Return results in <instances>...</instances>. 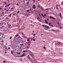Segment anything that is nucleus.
I'll use <instances>...</instances> for the list:
<instances>
[{"label":"nucleus","mask_w":63,"mask_h":63,"mask_svg":"<svg viewBox=\"0 0 63 63\" xmlns=\"http://www.w3.org/2000/svg\"><path fill=\"white\" fill-rule=\"evenodd\" d=\"M19 56L20 57H22L23 56Z\"/></svg>","instance_id":"nucleus-43"},{"label":"nucleus","mask_w":63,"mask_h":63,"mask_svg":"<svg viewBox=\"0 0 63 63\" xmlns=\"http://www.w3.org/2000/svg\"><path fill=\"white\" fill-rule=\"evenodd\" d=\"M13 15H14V16H15V15L14 14H13Z\"/></svg>","instance_id":"nucleus-40"},{"label":"nucleus","mask_w":63,"mask_h":63,"mask_svg":"<svg viewBox=\"0 0 63 63\" xmlns=\"http://www.w3.org/2000/svg\"><path fill=\"white\" fill-rule=\"evenodd\" d=\"M44 16H46V14H44Z\"/></svg>","instance_id":"nucleus-33"},{"label":"nucleus","mask_w":63,"mask_h":63,"mask_svg":"<svg viewBox=\"0 0 63 63\" xmlns=\"http://www.w3.org/2000/svg\"><path fill=\"white\" fill-rule=\"evenodd\" d=\"M37 20H38V19L39 18V17H38V16L37 17Z\"/></svg>","instance_id":"nucleus-37"},{"label":"nucleus","mask_w":63,"mask_h":63,"mask_svg":"<svg viewBox=\"0 0 63 63\" xmlns=\"http://www.w3.org/2000/svg\"><path fill=\"white\" fill-rule=\"evenodd\" d=\"M35 34H34L33 35V36H35Z\"/></svg>","instance_id":"nucleus-49"},{"label":"nucleus","mask_w":63,"mask_h":63,"mask_svg":"<svg viewBox=\"0 0 63 63\" xmlns=\"http://www.w3.org/2000/svg\"><path fill=\"white\" fill-rule=\"evenodd\" d=\"M42 26L44 27H46L47 28H49V26H47V25L45 26L44 25H43Z\"/></svg>","instance_id":"nucleus-2"},{"label":"nucleus","mask_w":63,"mask_h":63,"mask_svg":"<svg viewBox=\"0 0 63 63\" xmlns=\"http://www.w3.org/2000/svg\"><path fill=\"white\" fill-rule=\"evenodd\" d=\"M36 63H39V62H37V61H36Z\"/></svg>","instance_id":"nucleus-20"},{"label":"nucleus","mask_w":63,"mask_h":63,"mask_svg":"<svg viewBox=\"0 0 63 63\" xmlns=\"http://www.w3.org/2000/svg\"><path fill=\"white\" fill-rule=\"evenodd\" d=\"M4 9L5 10H6V8H4Z\"/></svg>","instance_id":"nucleus-45"},{"label":"nucleus","mask_w":63,"mask_h":63,"mask_svg":"<svg viewBox=\"0 0 63 63\" xmlns=\"http://www.w3.org/2000/svg\"><path fill=\"white\" fill-rule=\"evenodd\" d=\"M6 61H3V63H6Z\"/></svg>","instance_id":"nucleus-21"},{"label":"nucleus","mask_w":63,"mask_h":63,"mask_svg":"<svg viewBox=\"0 0 63 63\" xmlns=\"http://www.w3.org/2000/svg\"><path fill=\"white\" fill-rule=\"evenodd\" d=\"M11 16V14H10V16Z\"/></svg>","instance_id":"nucleus-48"},{"label":"nucleus","mask_w":63,"mask_h":63,"mask_svg":"<svg viewBox=\"0 0 63 63\" xmlns=\"http://www.w3.org/2000/svg\"><path fill=\"white\" fill-rule=\"evenodd\" d=\"M51 26L52 27H53V25H51Z\"/></svg>","instance_id":"nucleus-47"},{"label":"nucleus","mask_w":63,"mask_h":63,"mask_svg":"<svg viewBox=\"0 0 63 63\" xmlns=\"http://www.w3.org/2000/svg\"><path fill=\"white\" fill-rule=\"evenodd\" d=\"M38 15H39V16H41V15L40 14H39Z\"/></svg>","instance_id":"nucleus-36"},{"label":"nucleus","mask_w":63,"mask_h":63,"mask_svg":"<svg viewBox=\"0 0 63 63\" xmlns=\"http://www.w3.org/2000/svg\"><path fill=\"white\" fill-rule=\"evenodd\" d=\"M33 41H35V39H33Z\"/></svg>","instance_id":"nucleus-18"},{"label":"nucleus","mask_w":63,"mask_h":63,"mask_svg":"<svg viewBox=\"0 0 63 63\" xmlns=\"http://www.w3.org/2000/svg\"><path fill=\"white\" fill-rule=\"evenodd\" d=\"M12 38V37L11 36V37H10V39H11Z\"/></svg>","instance_id":"nucleus-22"},{"label":"nucleus","mask_w":63,"mask_h":63,"mask_svg":"<svg viewBox=\"0 0 63 63\" xmlns=\"http://www.w3.org/2000/svg\"><path fill=\"white\" fill-rule=\"evenodd\" d=\"M49 26H50V25L51 24L50 23H49Z\"/></svg>","instance_id":"nucleus-23"},{"label":"nucleus","mask_w":63,"mask_h":63,"mask_svg":"<svg viewBox=\"0 0 63 63\" xmlns=\"http://www.w3.org/2000/svg\"><path fill=\"white\" fill-rule=\"evenodd\" d=\"M5 53H7V52H5Z\"/></svg>","instance_id":"nucleus-55"},{"label":"nucleus","mask_w":63,"mask_h":63,"mask_svg":"<svg viewBox=\"0 0 63 63\" xmlns=\"http://www.w3.org/2000/svg\"><path fill=\"white\" fill-rule=\"evenodd\" d=\"M19 5V4H18L17 3V4H16V5Z\"/></svg>","instance_id":"nucleus-54"},{"label":"nucleus","mask_w":63,"mask_h":63,"mask_svg":"<svg viewBox=\"0 0 63 63\" xmlns=\"http://www.w3.org/2000/svg\"><path fill=\"white\" fill-rule=\"evenodd\" d=\"M3 47L5 49H6L7 48L6 47Z\"/></svg>","instance_id":"nucleus-14"},{"label":"nucleus","mask_w":63,"mask_h":63,"mask_svg":"<svg viewBox=\"0 0 63 63\" xmlns=\"http://www.w3.org/2000/svg\"><path fill=\"white\" fill-rule=\"evenodd\" d=\"M41 16H43L44 15H43V14H41Z\"/></svg>","instance_id":"nucleus-27"},{"label":"nucleus","mask_w":63,"mask_h":63,"mask_svg":"<svg viewBox=\"0 0 63 63\" xmlns=\"http://www.w3.org/2000/svg\"><path fill=\"white\" fill-rule=\"evenodd\" d=\"M26 52H28V51H26Z\"/></svg>","instance_id":"nucleus-64"},{"label":"nucleus","mask_w":63,"mask_h":63,"mask_svg":"<svg viewBox=\"0 0 63 63\" xmlns=\"http://www.w3.org/2000/svg\"><path fill=\"white\" fill-rule=\"evenodd\" d=\"M47 19L48 20H49V19H48V18H47Z\"/></svg>","instance_id":"nucleus-57"},{"label":"nucleus","mask_w":63,"mask_h":63,"mask_svg":"<svg viewBox=\"0 0 63 63\" xmlns=\"http://www.w3.org/2000/svg\"><path fill=\"white\" fill-rule=\"evenodd\" d=\"M19 12H20V11L18 10V11L17 12V13L18 14H19Z\"/></svg>","instance_id":"nucleus-17"},{"label":"nucleus","mask_w":63,"mask_h":63,"mask_svg":"<svg viewBox=\"0 0 63 63\" xmlns=\"http://www.w3.org/2000/svg\"><path fill=\"white\" fill-rule=\"evenodd\" d=\"M33 0V1H34L35 0Z\"/></svg>","instance_id":"nucleus-56"},{"label":"nucleus","mask_w":63,"mask_h":63,"mask_svg":"<svg viewBox=\"0 0 63 63\" xmlns=\"http://www.w3.org/2000/svg\"><path fill=\"white\" fill-rule=\"evenodd\" d=\"M29 10H27V12H29Z\"/></svg>","instance_id":"nucleus-35"},{"label":"nucleus","mask_w":63,"mask_h":63,"mask_svg":"<svg viewBox=\"0 0 63 63\" xmlns=\"http://www.w3.org/2000/svg\"><path fill=\"white\" fill-rule=\"evenodd\" d=\"M30 1H28V2H26V4L28 5L29 3H30Z\"/></svg>","instance_id":"nucleus-9"},{"label":"nucleus","mask_w":63,"mask_h":63,"mask_svg":"<svg viewBox=\"0 0 63 63\" xmlns=\"http://www.w3.org/2000/svg\"><path fill=\"white\" fill-rule=\"evenodd\" d=\"M4 14V12H3L2 13V14Z\"/></svg>","instance_id":"nucleus-60"},{"label":"nucleus","mask_w":63,"mask_h":63,"mask_svg":"<svg viewBox=\"0 0 63 63\" xmlns=\"http://www.w3.org/2000/svg\"><path fill=\"white\" fill-rule=\"evenodd\" d=\"M20 59L21 61L22 62V60L21 59Z\"/></svg>","instance_id":"nucleus-39"},{"label":"nucleus","mask_w":63,"mask_h":63,"mask_svg":"<svg viewBox=\"0 0 63 63\" xmlns=\"http://www.w3.org/2000/svg\"><path fill=\"white\" fill-rule=\"evenodd\" d=\"M33 8V9H35L36 8L35 5V4H33L32 6Z\"/></svg>","instance_id":"nucleus-3"},{"label":"nucleus","mask_w":63,"mask_h":63,"mask_svg":"<svg viewBox=\"0 0 63 63\" xmlns=\"http://www.w3.org/2000/svg\"><path fill=\"white\" fill-rule=\"evenodd\" d=\"M58 5H59L58 4H57L56 5V8L57 10H59V9L58 8Z\"/></svg>","instance_id":"nucleus-4"},{"label":"nucleus","mask_w":63,"mask_h":63,"mask_svg":"<svg viewBox=\"0 0 63 63\" xmlns=\"http://www.w3.org/2000/svg\"><path fill=\"white\" fill-rule=\"evenodd\" d=\"M29 48V47H27V48Z\"/></svg>","instance_id":"nucleus-62"},{"label":"nucleus","mask_w":63,"mask_h":63,"mask_svg":"<svg viewBox=\"0 0 63 63\" xmlns=\"http://www.w3.org/2000/svg\"><path fill=\"white\" fill-rule=\"evenodd\" d=\"M44 48L46 49V47H43Z\"/></svg>","instance_id":"nucleus-26"},{"label":"nucleus","mask_w":63,"mask_h":63,"mask_svg":"<svg viewBox=\"0 0 63 63\" xmlns=\"http://www.w3.org/2000/svg\"><path fill=\"white\" fill-rule=\"evenodd\" d=\"M8 10H7L6 11V12H8Z\"/></svg>","instance_id":"nucleus-53"},{"label":"nucleus","mask_w":63,"mask_h":63,"mask_svg":"<svg viewBox=\"0 0 63 63\" xmlns=\"http://www.w3.org/2000/svg\"><path fill=\"white\" fill-rule=\"evenodd\" d=\"M17 54L18 55H19L20 54V53H18V52H17Z\"/></svg>","instance_id":"nucleus-16"},{"label":"nucleus","mask_w":63,"mask_h":63,"mask_svg":"<svg viewBox=\"0 0 63 63\" xmlns=\"http://www.w3.org/2000/svg\"><path fill=\"white\" fill-rule=\"evenodd\" d=\"M58 43H59V44H61V42H58Z\"/></svg>","instance_id":"nucleus-19"},{"label":"nucleus","mask_w":63,"mask_h":63,"mask_svg":"<svg viewBox=\"0 0 63 63\" xmlns=\"http://www.w3.org/2000/svg\"><path fill=\"white\" fill-rule=\"evenodd\" d=\"M49 17L50 18L52 19H55V18H54L53 17L50 16H49Z\"/></svg>","instance_id":"nucleus-1"},{"label":"nucleus","mask_w":63,"mask_h":63,"mask_svg":"<svg viewBox=\"0 0 63 63\" xmlns=\"http://www.w3.org/2000/svg\"><path fill=\"white\" fill-rule=\"evenodd\" d=\"M27 57L28 58H29V59H30V57L29 55H28V56H27Z\"/></svg>","instance_id":"nucleus-10"},{"label":"nucleus","mask_w":63,"mask_h":63,"mask_svg":"<svg viewBox=\"0 0 63 63\" xmlns=\"http://www.w3.org/2000/svg\"><path fill=\"white\" fill-rule=\"evenodd\" d=\"M60 29H62V28L61 27H59Z\"/></svg>","instance_id":"nucleus-34"},{"label":"nucleus","mask_w":63,"mask_h":63,"mask_svg":"<svg viewBox=\"0 0 63 63\" xmlns=\"http://www.w3.org/2000/svg\"><path fill=\"white\" fill-rule=\"evenodd\" d=\"M60 24H59V25H58V26H61V23H60Z\"/></svg>","instance_id":"nucleus-30"},{"label":"nucleus","mask_w":63,"mask_h":63,"mask_svg":"<svg viewBox=\"0 0 63 63\" xmlns=\"http://www.w3.org/2000/svg\"><path fill=\"white\" fill-rule=\"evenodd\" d=\"M11 26V24H10V25H9V26H10V27Z\"/></svg>","instance_id":"nucleus-52"},{"label":"nucleus","mask_w":63,"mask_h":63,"mask_svg":"<svg viewBox=\"0 0 63 63\" xmlns=\"http://www.w3.org/2000/svg\"><path fill=\"white\" fill-rule=\"evenodd\" d=\"M58 24H59V22H58Z\"/></svg>","instance_id":"nucleus-51"},{"label":"nucleus","mask_w":63,"mask_h":63,"mask_svg":"<svg viewBox=\"0 0 63 63\" xmlns=\"http://www.w3.org/2000/svg\"><path fill=\"white\" fill-rule=\"evenodd\" d=\"M45 22L47 24L48 23V22L47 21V20L46 19H45Z\"/></svg>","instance_id":"nucleus-6"},{"label":"nucleus","mask_w":63,"mask_h":63,"mask_svg":"<svg viewBox=\"0 0 63 63\" xmlns=\"http://www.w3.org/2000/svg\"><path fill=\"white\" fill-rule=\"evenodd\" d=\"M52 30H53V31H55V30H55L54 29H52Z\"/></svg>","instance_id":"nucleus-42"},{"label":"nucleus","mask_w":63,"mask_h":63,"mask_svg":"<svg viewBox=\"0 0 63 63\" xmlns=\"http://www.w3.org/2000/svg\"><path fill=\"white\" fill-rule=\"evenodd\" d=\"M44 16V18H45V16Z\"/></svg>","instance_id":"nucleus-63"},{"label":"nucleus","mask_w":63,"mask_h":63,"mask_svg":"<svg viewBox=\"0 0 63 63\" xmlns=\"http://www.w3.org/2000/svg\"><path fill=\"white\" fill-rule=\"evenodd\" d=\"M23 45V44H20V45L21 46H22Z\"/></svg>","instance_id":"nucleus-28"},{"label":"nucleus","mask_w":63,"mask_h":63,"mask_svg":"<svg viewBox=\"0 0 63 63\" xmlns=\"http://www.w3.org/2000/svg\"><path fill=\"white\" fill-rule=\"evenodd\" d=\"M11 9L12 10H13L14 9V8H11Z\"/></svg>","instance_id":"nucleus-32"},{"label":"nucleus","mask_w":63,"mask_h":63,"mask_svg":"<svg viewBox=\"0 0 63 63\" xmlns=\"http://www.w3.org/2000/svg\"><path fill=\"white\" fill-rule=\"evenodd\" d=\"M60 14L61 15H62V14L61 13H60Z\"/></svg>","instance_id":"nucleus-31"},{"label":"nucleus","mask_w":63,"mask_h":63,"mask_svg":"<svg viewBox=\"0 0 63 63\" xmlns=\"http://www.w3.org/2000/svg\"><path fill=\"white\" fill-rule=\"evenodd\" d=\"M4 27V26H2V28H3V27Z\"/></svg>","instance_id":"nucleus-59"},{"label":"nucleus","mask_w":63,"mask_h":63,"mask_svg":"<svg viewBox=\"0 0 63 63\" xmlns=\"http://www.w3.org/2000/svg\"><path fill=\"white\" fill-rule=\"evenodd\" d=\"M30 41V40L28 39H27V42H29Z\"/></svg>","instance_id":"nucleus-29"},{"label":"nucleus","mask_w":63,"mask_h":63,"mask_svg":"<svg viewBox=\"0 0 63 63\" xmlns=\"http://www.w3.org/2000/svg\"><path fill=\"white\" fill-rule=\"evenodd\" d=\"M26 14H25V16H27V15H29V13H26Z\"/></svg>","instance_id":"nucleus-7"},{"label":"nucleus","mask_w":63,"mask_h":63,"mask_svg":"<svg viewBox=\"0 0 63 63\" xmlns=\"http://www.w3.org/2000/svg\"><path fill=\"white\" fill-rule=\"evenodd\" d=\"M38 0V1H39L40 0Z\"/></svg>","instance_id":"nucleus-61"},{"label":"nucleus","mask_w":63,"mask_h":63,"mask_svg":"<svg viewBox=\"0 0 63 63\" xmlns=\"http://www.w3.org/2000/svg\"><path fill=\"white\" fill-rule=\"evenodd\" d=\"M18 34H17V35H15V36L16 37H17L18 36Z\"/></svg>","instance_id":"nucleus-12"},{"label":"nucleus","mask_w":63,"mask_h":63,"mask_svg":"<svg viewBox=\"0 0 63 63\" xmlns=\"http://www.w3.org/2000/svg\"><path fill=\"white\" fill-rule=\"evenodd\" d=\"M8 49H10V47H8Z\"/></svg>","instance_id":"nucleus-41"},{"label":"nucleus","mask_w":63,"mask_h":63,"mask_svg":"<svg viewBox=\"0 0 63 63\" xmlns=\"http://www.w3.org/2000/svg\"><path fill=\"white\" fill-rule=\"evenodd\" d=\"M7 5H5V8L6 7H7Z\"/></svg>","instance_id":"nucleus-46"},{"label":"nucleus","mask_w":63,"mask_h":63,"mask_svg":"<svg viewBox=\"0 0 63 63\" xmlns=\"http://www.w3.org/2000/svg\"><path fill=\"white\" fill-rule=\"evenodd\" d=\"M10 5H11L10 4H9L8 5H7V7H9V6Z\"/></svg>","instance_id":"nucleus-11"},{"label":"nucleus","mask_w":63,"mask_h":63,"mask_svg":"<svg viewBox=\"0 0 63 63\" xmlns=\"http://www.w3.org/2000/svg\"><path fill=\"white\" fill-rule=\"evenodd\" d=\"M45 10H47V11H49V10L48 9H47V8L46 9H45Z\"/></svg>","instance_id":"nucleus-13"},{"label":"nucleus","mask_w":63,"mask_h":63,"mask_svg":"<svg viewBox=\"0 0 63 63\" xmlns=\"http://www.w3.org/2000/svg\"><path fill=\"white\" fill-rule=\"evenodd\" d=\"M4 4H7V3L6 2H5Z\"/></svg>","instance_id":"nucleus-50"},{"label":"nucleus","mask_w":63,"mask_h":63,"mask_svg":"<svg viewBox=\"0 0 63 63\" xmlns=\"http://www.w3.org/2000/svg\"><path fill=\"white\" fill-rule=\"evenodd\" d=\"M23 52H26V51H25V50H24L23 51Z\"/></svg>","instance_id":"nucleus-24"},{"label":"nucleus","mask_w":63,"mask_h":63,"mask_svg":"<svg viewBox=\"0 0 63 63\" xmlns=\"http://www.w3.org/2000/svg\"><path fill=\"white\" fill-rule=\"evenodd\" d=\"M11 54H13V51H11Z\"/></svg>","instance_id":"nucleus-8"},{"label":"nucleus","mask_w":63,"mask_h":63,"mask_svg":"<svg viewBox=\"0 0 63 63\" xmlns=\"http://www.w3.org/2000/svg\"><path fill=\"white\" fill-rule=\"evenodd\" d=\"M25 55V53H23L22 54V56H24Z\"/></svg>","instance_id":"nucleus-15"},{"label":"nucleus","mask_w":63,"mask_h":63,"mask_svg":"<svg viewBox=\"0 0 63 63\" xmlns=\"http://www.w3.org/2000/svg\"><path fill=\"white\" fill-rule=\"evenodd\" d=\"M56 31H59V30H56Z\"/></svg>","instance_id":"nucleus-38"},{"label":"nucleus","mask_w":63,"mask_h":63,"mask_svg":"<svg viewBox=\"0 0 63 63\" xmlns=\"http://www.w3.org/2000/svg\"><path fill=\"white\" fill-rule=\"evenodd\" d=\"M3 32V31L2 30H0V32L1 33H3L2 32Z\"/></svg>","instance_id":"nucleus-5"},{"label":"nucleus","mask_w":63,"mask_h":63,"mask_svg":"<svg viewBox=\"0 0 63 63\" xmlns=\"http://www.w3.org/2000/svg\"><path fill=\"white\" fill-rule=\"evenodd\" d=\"M60 17H62V15H60Z\"/></svg>","instance_id":"nucleus-44"},{"label":"nucleus","mask_w":63,"mask_h":63,"mask_svg":"<svg viewBox=\"0 0 63 63\" xmlns=\"http://www.w3.org/2000/svg\"><path fill=\"white\" fill-rule=\"evenodd\" d=\"M2 8L1 7H0V10H2Z\"/></svg>","instance_id":"nucleus-25"},{"label":"nucleus","mask_w":63,"mask_h":63,"mask_svg":"<svg viewBox=\"0 0 63 63\" xmlns=\"http://www.w3.org/2000/svg\"><path fill=\"white\" fill-rule=\"evenodd\" d=\"M7 1H8V2H9V0H7Z\"/></svg>","instance_id":"nucleus-58"}]
</instances>
